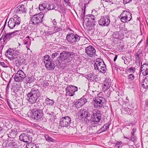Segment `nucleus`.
I'll list each match as a JSON object with an SVG mask.
<instances>
[{
	"label": "nucleus",
	"mask_w": 148,
	"mask_h": 148,
	"mask_svg": "<svg viewBox=\"0 0 148 148\" xmlns=\"http://www.w3.org/2000/svg\"><path fill=\"white\" fill-rule=\"evenodd\" d=\"M91 119L89 121V126L87 130V131L89 130L90 132H93V128L95 127L101 120V114L100 112L98 110L95 109L91 112Z\"/></svg>",
	"instance_id": "1"
},
{
	"label": "nucleus",
	"mask_w": 148,
	"mask_h": 148,
	"mask_svg": "<svg viewBox=\"0 0 148 148\" xmlns=\"http://www.w3.org/2000/svg\"><path fill=\"white\" fill-rule=\"evenodd\" d=\"M41 94V93L38 89H35L34 88L31 89L30 92L27 94V99L29 103L31 104L35 103L38 98Z\"/></svg>",
	"instance_id": "2"
},
{
	"label": "nucleus",
	"mask_w": 148,
	"mask_h": 148,
	"mask_svg": "<svg viewBox=\"0 0 148 148\" xmlns=\"http://www.w3.org/2000/svg\"><path fill=\"white\" fill-rule=\"evenodd\" d=\"M31 111L32 113L31 118L38 122L40 121L43 115L42 110L40 109L35 108L31 109Z\"/></svg>",
	"instance_id": "3"
},
{
	"label": "nucleus",
	"mask_w": 148,
	"mask_h": 148,
	"mask_svg": "<svg viewBox=\"0 0 148 148\" xmlns=\"http://www.w3.org/2000/svg\"><path fill=\"white\" fill-rule=\"evenodd\" d=\"M44 16V14L42 12H40L32 15L30 17V24H32L33 25H38L43 21Z\"/></svg>",
	"instance_id": "4"
},
{
	"label": "nucleus",
	"mask_w": 148,
	"mask_h": 148,
	"mask_svg": "<svg viewBox=\"0 0 148 148\" xmlns=\"http://www.w3.org/2000/svg\"><path fill=\"white\" fill-rule=\"evenodd\" d=\"M81 36L76 34L72 33H69L66 36V39L69 44L74 45L79 41Z\"/></svg>",
	"instance_id": "5"
},
{
	"label": "nucleus",
	"mask_w": 148,
	"mask_h": 148,
	"mask_svg": "<svg viewBox=\"0 0 148 148\" xmlns=\"http://www.w3.org/2000/svg\"><path fill=\"white\" fill-rule=\"evenodd\" d=\"M95 69L98 70L101 73H104L106 71V67L103 60L97 59L94 64Z\"/></svg>",
	"instance_id": "6"
},
{
	"label": "nucleus",
	"mask_w": 148,
	"mask_h": 148,
	"mask_svg": "<svg viewBox=\"0 0 148 148\" xmlns=\"http://www.w3.org/2000/svg\"><path fill=\"white\" fill-rule=\"evenodd\" d=\"M90 112L91 113L86 110H80L79 113L80 119L82 120V122L85 123H89L88 118L91 116V112Z\"/></svg>",
	"instance_id": "7"
},
{
	"label": "nucleus",
	"mask_w": 148,
	"mask_h": 148,
	"mask_svg": "<svg viewBox=\"0 0 148 148\" xmlns=\"http://www.w3.org/2000/svg\"><path fill=\"white\" fill-rule=\"evenodd\" d=\"M132 14L129 12L124 10L119 16V18L122 22L125 23L131 21L132 18Z\"/></svg>",
	"instance_id": "8"
},
{
	"label": "nucleus",
	"mask_w": 148,
	"mask_h": 148,
	"mask_svg": "<svg viewBox=\"0 0 148 148\" xmlns=\"http://www.w3.org/2000/svg\"><path fill=\"white\" fill-rule=\"evenodd\" d=\"M94 106L96 108L102 107L106 101L105 99L102 97L98 96L94 99Z\"/></svg>",
	"instance_id": "9"
},
{
	"label": "nucleus",
	"mask_w": 148,
	"mask_h": 148,
	"mask_svg": "<svg viewBox=\"0 0 148 148\" xmlns=\"http://www.w3.org/2000/svg\"><path fill=\"white\" fill-rule=\"evenodd\" d=\"M72 120L69 116H65L62 117L60 119V125L62 127H68L71 126Z\"/></svg>",
	"instance_id": "10"
},
{
	"label": "nucleus",
	"mask_w": 148,
	"mask_h": 148,
	"mask_svg": "<svg viewBox=\"0 0 148 148\" xmlns=\"http://www.w3.org/2000/svg\"><path fill=\"white\" fill-rule=\"evenodd\" d=\"M86 6L85 5L84 6V9L82 8V11H84L80 15V17L81 19H83V24H85L86 26H91L92 24L90 23H89V14L85 16V9Z\"/></svg>",
	"instance_id": "11"
},
{
	"label": "nucleus",
	"mask_w": 148,
	"mask_h": 148,
	"mask_svg": "<svg viewBox=\"0 0 148 148\" xmlns=\"http://www.w3.org/2000/svg\"><path fill=\"white\" fill-rule=\"evenodd\" d=\"M25 74L22 70H20L18 71L14 77L16 82H21L25 77Z\"/></svg>",
	"instance_id": "12"
},
{
	"label": "nucleus",
	"mask_w": 148,
	"mask_h": 148,
	"mask_svg": "<svg viewBox=\"0 0 148 148\" xmlns=\"http://www.w3.org/2000/svg\"><path fill=\"white\" fill-rule=\"evenodd\" d=\"M110 20L109 16H101L98 21L99 24L102 26H108L110 24Z\"/></svg>",
	"instance_id": "13"
},
{
	"label": "nucleus",
	"mask_w": 148,
	"mask_h": 148,
	"mask_svg": "<svg viewBox=\"0 0 148 148\" xmlns=\"http://www.w3.org/2000/svg\"><path fill=\"white\" fill-rule=\"evenodd\" d=\"M86 53L89 57H94L96 54V50L94 47L90 45L85 49Z\"/></svg>",
	"instance_id": "14"
},
{
	"label": "nucleus",
	"mask_w": 148,
	"mask_h": 148,
	"mask_svg": "<svg viewBox=\"0 0 148 148\" xmlns=\"http://www.w3.org/2000/svg\"><path fill=\"white\" fill-rule=\"evenodd\" d=\"M77 87L74 86L72 85H70L66 89V95L70 96H73L75 92L77 90Z\"/></svg>",
	"instance_id": "15"
},
{
	"label": "nucleus",
	"mask_w": 148,
	"mask_h": 148,
	"mask_svg": "<svg viewBox=\"0 0 148 148\" xmlns=\"http://www.w3.org/2000/svg\"><path fill=\"white\" fill-rule=\"evenodd\" d=\"M19 30H15L12 32L9 33L8 34H5L4 35V37L3 38V42L5 44H6L7 42L13 36L17 34L16 33L19 32Z\"/></svg>",
	"instance_id": "16"
},
{
	"label": "nucleus",
	"mask_w": 148,
	"mask_h": 148,
	"mask_svg": "<svg viewBox=\"0 0 148 148\" xmlns=\"http://www.w3.org/2000/svg\"><path fill=\"white\" fill-rule=\"evenodd\" d=\"M26 9L25 5H21L17 7L14 10V12L18 14H25L26 13Z\"/></svg>",
	"instance_id": "17"
},
{
	"label": "nucleus",
	"mask_w": 148,
	"mask_h": 148,
	"mask_svg": "<svg viewBox=\"0 0 148 148\" xmlns=\"http://www.w3.org/2000/svg\"><path fill=\"white\" fill-rule=\"evenodd\" d=\"M59 58L63 60L64 62L66 64L70 61V58L68 56L66 51H63L61 53Z\"/></svg>",
	"instance_id": "18"
},
{
	"label": "nucleus",
	"mask_w": 148,
	"mask_h": 148,
	"mask_svg": "<svg viewBox=\"0 0 148 148\" xmlns=\"http://www.w3.org/2000/svg\"><path fill=\"white\" fill-rule=\"evenodd\" d=\"M19 140L21 141L26 143L29 142L30 138V136L24 133L21 134L19 136Z\"/></svg>",
	"instance_id": "19"
},
{
	"label": "nucleus",
	"mask_w": 148,
	"mask_h": 148,
	"mask_svg": "<svg viewBox=\"0 0 148 148\" xmlns=\"http://www.w3.org/2000/svg\"><path fill=\"white\" fill-rule=\"evenodd\" d=\"M87 102V99L84 97H82L75 101V104L77 105L79 107H81L85 104Z\"/></svg>",
	"instance_id": "20"
},
{
	"label": "nucleus",
	"mask_w": 148,
	"mask_h": 148,
	"mask_svg": "<svg viewBox=\"0 0 148 148\" xmlns=\"http://www.w3.org/2000/svg\"><path fill=\"white\" fill-rule=\"evenodd\" d=\"M140 71L144 75L148 74V64L145 63L141 65L140 67Z\"/></svg>",
	"instance_id": "21"
},
{
	"label": "nucleus",
	"mask_w": 148,
	"mask_h": 148,
	"mask_svg": "<svg viewBox=\"0 0 148 148\" xmlns=\"http://www.w3.org/2000/svg\"><path fill=\"white\" fill-rule=\"evenodd\" d=\"M25 61L23 56H17V59L15 60V63L18 66L24 64Z\"/></svg>",
	"instance_id": "22"
},
{
	"label": "nucleus",
	"mask_w": 148,
	"mask_h": 148,
	"mask_svg": "<svg viewBox=\"0 0 148 148\" xmlns=\"http://www.w3.org/2000/svg\"><path fill=\"white\" fill-rule=\"evenodd\" d=\"M21 88L19 86L14 87L13 89V91L15 93L14 95L16 96L20 95L21 93Z\"/></svg>",
	"instance_id": "23"
},
{
	"label": "nucleus",
	"mask_w": 148,
	"mask_h": 148,
	"mask_svg": "<svg viewBox=\"0 0 148 148\" xmlns=\"http://www.w3.org/2000/svg\"><path fill=\"white\" fill-rule=\"evenodd\" d=\"M10 19H12V21H14V23L17 26L19 25L21 23L20 17L16 15H15L12 18H11Z\"/></svg>",
	"instance_id": "24"
},
{
	"label": "nucleus",
	"mask_w": 148,
	"mask_h": 148,
	"mask_svg": "<svg viewBox=\"0 0 148 148\" xmlns=\"http://www.w3.org/2000/svg\"><path fill=\"white\" fill-rule=\"evenodd\" d=\"M111 84V80L110 79H106L104 82L103 88L105 89V90H107L110 86Z\"/></svg>",
	"instance_id": "25"
},
{
	"label": "nucleus",
	"mask_w": 148,
	"mask_h": 148,
	"mask_svg": "<svg viewBox=\"0 0 148 148\" xmlns=\"http://www.w3.org/2000/svg\"><path fill=\"white\" fill-rule=\"evenodd\" d=\"M14 50L11 48L8 49L5 53V55L6 57H8L9 59H10V58L12 56V55L14 53Z\"/></svg>",
	"instance_id": "26"
},
{
	"label": "nucleus",
	"mask_w": 148,
	"mask_h": 148,
	"mask_svg": "<svg viewBox=\"0 0 148 148\" xmlns=\"http://www.w3.org/2000/svg\"><path fill=\"white\" fill-rule=\"evenodd\" d=\"M110 125L108 123H106L103 125L101 129L98 130V133H100L101 132H106L109 128Z\"/></svg>",
	"instance_id": "27"
},
{
	"label": "nucleus",
	"mask_w": 148,
	"mask_h": 148,
	"mask_svg": "<svg viewBox=\"0 0 148 148\" xmlns=\"http://www.w3.org/2000/svg\"><path fill=\"white\" fill-rule=\"evenodd\" d=\"M89 18H88L89 19V23L92 24L91 26H93L95 25V18L94 15L92 14H89Z\"/></svg>",
	"instance_id": "28"
},
{
	"label": "nucleus",
	"mask_w": 148,
	"mask_h": 148,
	"mask_svg": "<svg viewBox=\"0 0 148 148\" xmlns=\"http://www.w3.org/2000/svg\"><path fill=\"white\" fill-rule=\"evenodd\" d=\"M122 114H131L132 112V110L127 107L124 108L121 110Z\"/></svg>",
	"instance_id": "29"
},
{
	"label": "nucleus",
	"mask_w": 148,
	"mask_h": 148,
	"mask_svg": "<svg viewBox=\"0 0 148 148\" xmlns=\"http://www.w3.org/2000/svg\"><path fill=\"white\" fill-rule=\"evenodd\" d=\"M46 68L49 70H53L54 68V66L53 65L52 62H48L45 64Z\"/></svg>",
	"instance_id": "30"
},
{
	"label": "nucleus",
	"mask_w": 148,
	"mask_h": 148,
	"mask_svg": "<svg viewBox=\"0 0 148 148\" xmlns=\"http://www.w3.org/2000/svg\"><path fill=\"white\" fill-rule=\"evenodd\" d=\"M54 101L53 100L47 98L45 100V103L47 106H52L54 103Z\"/></svg>",
	"instance_id": "31"
},
{
	"label": "nucleus",
	"mask_w": 148,
	"mask_h": 148,
	"mask_svg": "<svg viewBox=\"0 0 148 148\" xmlns=\"http://www.w3.org/2000/svg\"><path fill=\"white\" fill-rule=\"evenodd\" d=\"M25 81L27 83H31L34 81V77L32 76H27L25 77Z\"/></svg>",
	"instance_id": "32"
},
{
	"label": "nucleus",
	"mask_w": 148,
	"mask_h": 148,
	"mask_svg": "<svg viewBox=\"0 0 148 148\" xmlns=\"http://www.w3.org/2000/svg\"><path fill=\"white\" fill-rule=\"evenodd\" d=\"M96 75L93 72L90 73L88 75V80L91 81H93L96 78Z\"/></svg>",
	"instance_id": "33"
},
{
	"label": "nucleus",
	"mask_w": 148,
	"mask_h": 148,
	"mask_svg": "<svg viewBox=\"0 0 148 148\" xmlns=\"http://www.w3.org/2000/svg\"><path fill=\"white\" fill-rule=\"evenodd\" d=\"M43 60L45 64L48 62H51V61L50 56L47 54L45 55L44 56Z\"/></svg>",
	"instance_id": "34"
},
{
	"label": "nucleus",
	"mask_w": 148,
	"mask_h": 148,
	"mask_svg": "<svg viewBox=\"0 0 148 148\" xmlns=\"http://www.w3.org/2000/svg\"><path fill=\"white\" fill-rule=\"evenodd\" d=\"M8 25L9 27L11 29L14 28L16 26H17L14 23V21H12V19H10L8 23Z\"/></svg>",
	"instance_id": "35"
},
{
	"label": "nucleus",
	"mask_w": 148,
	"mask_h": 148,
	"mask_svg": "<svg viewBox=\"0 0 148 148\" xmlns=\"http://www.w3.org/2000/svg\"><path fill=\"white\" fill-rule=\"evenodd\" d=\"M134 76L132 74H130L126 79V81L129 83H131V81L134 79Z\"/></svg>",
	"instance_id": "36"
},
{
	"label": "nucleus",
	"mask_w": 148,
	"mask_h": 148,
	"mask_svg": "<svg viewBox=\"0 0 148 148\" xmlns=\"http://www.w3.org/2000/svg\"><path fill=\"white\" fill-rule=\"evenodd\" d=\"M142 86L145 89L148 88V77H146L144 79L143 84Z\"/></svg>",
	"instance_id": "37"
},
{
	"label": "nucleus",
	"mask_w": 148,
	"mask_h": 148,
	"mask_svg": "<svg viewBox=\"0 0 148 148\" xmlns=\"http://www.w3.org/2000/svg\"><path fill=\"white\" fill-rule=\"evenodd\" d=\"M9 146L12 148H18V145L17 143L14 141L10 142L9 144Z\"/></svg>",
	"instance_id": "38"
},
{
	"label": "nucleus",
	"mask_w": 148,
	"mask_h": 148,
	"mask_svg": "<svg viewBox=\"0 0 148 148\" xmlns=\"http://www.w3.org/2000/svg\"><path fill=\"white\" fill-rule=\"evenodd\" d=\"M44 137L46 139V140L48 142H53L54 141V140L48 135H44Z\"/></svg>",
	"instance_id": "39"
},
{
	"label": "nucleus",
	"mask_w": 148,
	"mask_h": 148,
	"mask_svg": "<svg viewBox=\"0 0 148 148\" xmlns=\"http://www.w3.org/2000/svg\"><path fill=\"white\" fill-rule=\"evenodd\" d=\"M16 133V131L15 130H12L11 132H10L9 134H8V136L10 138H13L15 136Z\"/></svg>",
	"instance_id": "40"
},
{
	"label": "nucleus",
	"mask_w": 148,
	"mask_h": 148,
	"mask_svg": "<svg viewBox=\"0 0 148 148\" xmlns=\"http://www.w3.org/2000/svg\"><path fill=\"white\" fill-rule=\"evenodd\" d=\"M16 133V131L15 130H12L11 132H10L9 134H8V136L10 138H13L15 136Z\"/></svg>",
	"instance_id": "41"
},
{
	"label": "nucleus",
	"mask_w": 148,
	"mask_h": 148,
	"mask_svg": "<svg viewBox=\"0 0 148 148\" xmlns=\"http://www.w3.org/2000/svg\"><path fill=\"white\" fill-rule=\"evenodd\" d=\"M47 4L45 3L40 4L39 5V9L40 11H42L45 8L47 9Z\"/></svg>",
	"instance_id": "42"
},
{
	"label": "nucleus",
	"mask_w": 148,
	"mask_h": 148,
	"mask_svg": "<svg viewBox=\"0 0 148 148\" xmlns=\"http://www.w3.org/2000/svg\"><path fill=\"white\" fill-rule=\"evenodd\" d=\"M14 53L12 55V58H10V60H13V59H17V56H19L18 55L19 53V52L18 51H14Z\"/></svg>",
	"instance_id": "43"
},
{
	"label": "nucleus",
	"mask_w": 148,
	"mask_h": 148,
	"mask_svg": "<svg viewBox=\"0 0 148 148\" xmlns=\"http://www.w3.org/2000/svg\"><path fill=\"white\" fill-rule=\"evenodd\" d=\"M47 9L49 10H53L56 8L55 5L53 4H47Z\"/></svg>",
	"instance_id": "44"
},
{
	"label": "nucleus",
	"mask_w": 148,
	"mask_h": 148,
	"mask_svg": "<svg viewBox=\"0 0 148 148\" xmlns=\"http://www.w3.org/2000/svg\"><path fill=\"white\" fill-rule=\"evenodd\" d=\"M135 69L134 67H131L129 68L127 70V73L132 74L134 73L135 71Z\"/></svg>",
	"instance_id": "45"
},
{
	"label": "nucleus",
	"mask_w": 148,
	"mask_h": 148,
	"mask_svg": "<svg viewBox=\"0 0 148 148\" xmlns=\"http://www.w3.org/2000/svg\"><path fill=\"white\" fill-rule=\"evenodd\" d=\"M112 69L117 71L118 69H119L120 66L119 64H112Z\"/></svg>",
	"instance_id": "46"
},
{
	"label": "nucleus",
	"mask_w": 148,
	"mask_h": 148,
	"mask_svg": "<svg viewBox=\"0 0 148 148\" xmlns=\"http://www.w3.org/2000/svg\"><path fill=\"white\" fill-rule=\"evenodd\" d=\"M114 38L116 39H119L120 38V35L119 33L118 32H115L112 35Z\"/></svg>",
	"instance_id": "47"
},
{
	"label": "nucleus",
	"mask_w": 148,
	"mask_h": 148,
	"mask_svg": "<svg viewBox=\"0 0 148 148\" xmlns=\"http://www.w3.org/2000/svg\"><path fill=\"white\" fill-rule=\"evenodd\" d=\"M7 104L8 105L9 107L11 109H13L12 105H14L13 103L11 101H7Z\"/></svg>",
	"instance_id": "48"
},
{
	"label": "nucleus",
	"mask_w": 148,
	"mask_h": 148,
	"mask_svg": "<svg viewBox=\"0 0 148 148\" xmlns=\"http://www.w3.org/2000/svg\"><path fill=\"white\" fill-rule=\"evenodd\" d=\"M23 131L26 133L28 134H32L33 133V130H32L29 129H27L25 130H23Z\"/></svg>",
	"instance_id": "49"
},
{
	"label": "nucleus",
	"mask_w": 148,
	"mask_h": 148,
	"mask_svg": "<svg viewBox=\"0 0 148 148\" xmlns=\"http://www.w3.org/2000/svg\"><path fill=\"white\" fill-rule=\"evenodd\" d=\"M60 28L59 27L55 26L54 28V32H53V33L58 32L60 31Z\"/></svg>",
	"instance_id": "50"
},
{
	"label": "nucleus",
	"mask_w": 148,
	"mask_h": 148,
	"mask_svg": "<svg viewBox=\"0 0 148 148\" xmlns=\"http://www.w3.org/2000/svg\"><path fill=\"white\" fill-rule=\"evenodd\" d=\"M66 53L69 58H72V57H71V56H75V53L73 52H66Z\"/></svg>",
	"instance_id": "51"
},
{
	"label": "nucleus",
	"mask_w": 148,
	"mask_h": 148,
	"mask_svg": "<svg viewBox=\"0 0 148 148\" xmlns=\"http://www.w3.org/2000/svg\"><path fill=\"white\" fill-rule=\"evenodd\" d=\"M38 147L34 144H31L29 147L27 146L26 147V148H38Z\"/></svg>",
	"instance_id": "52"
},
{
	"label": "nucleus",
	"mask_w": 148,
	"mask_h": 148,
	"mask_svg": "<svg viewBox=\"0 0 148 148\" xmlns=\"http://www.w3.org/2000/svg\"><path fill=\"white\" fill-rule=\"evenodd\" d=\"M132 136L131 138V140L134 141L136 139V137L134 136V133H132Z\"/></svg>",
	"instance_id": "53"
},
{
	"label": "nucleus",
	"mask_w": 148,
	"mask_h": 148,
	"mask_svg": "<svg viewBox=\"0 0 148 148\" xmlns=\"http://www.w3.org/2000/svg\"><path fill=\"white\" fill-rule=\"evenodd\" d=\"M122 143L121 141H118L116 145L115 146L116 148H119L120 145H122Z\"/></svg>",
	"instance_id": "54"
},
{
	"label": "nucleus",
	"mask_w": 148,
	"mask_h": 148,
	"mask_svg": "<svg viewBox=\"0 0 148 148\" xmlns=\"http://www.w3.org/2000/svg\"><path fill=\"white\" fill-rule=\"evenodd\" d=\"M59 54L57 53H55L52 54V58H54L59 55Z\"/></svg>",
	"instance_id": "55"
},
{
	"label": "nucleus",
	"mask_w": 148,
	"mask_h": 148,
	"mask_svg": "<svg viewBox=\"0 0 148 148\" xmlns=\"http://www.w3.org/2000/svg\"><path fill=\"white\" fill-rule=\"evenodd\" d=\"M139 55H138V54H136V62H139V60L140 58L139 57Z\"/></svg>",
	"instance_id": "56"
},
{
	"label": "nucleus",
	"mask_w": 148,
	"mask_h": 148,
	"mask_svg": "<svg viewBox=\"0 0 148 148\" xmlns=\"http://www.w3.org/2000/svg\"><path fill=\"white\" fill-rule=\"evenodd\" d=\"M119 96L118 95L115 97V99L114 100V101H117L119 99Z\"/></svg>",
	"instance_id": "57"
},
{
	"label": "nucleus",
	"mask_w": 148,
	"mask_h": 148,
	"mask_svg": "<svg viewBox=\"0 0 148 148\" xmlns=\"http://www.w3.org/2000/svg\"><path fill=\"white\" fill-rule=\"evenodd\" d=\"M122 59L124 60V63L127 64L128 63V61H127V59H126V58L125 57L123 56L122 57Z\"/></svg>",
	"instance_id": "58"
},
{
	"label": "nucleus",
	"mask_w": 148,
	"mask_h": 148,
	"mask_svg": "<svg viewBox=\"0 0 148 148\" xmlns=\"http://www.w3.org/2000/svg\"><path fill=\"white\" fill-rule=\"evenodd\" d=\"M132 0H123V3L125 4H127L131 2Z\"/></svg>",
	"instance_id": "59"
},
{
	"label": "nucleus",
	"mask_w": 148,
	"mask_h": 148,
	"mask_svg": "<svg viewBox=\"0 0 148 148\" xmlns=\"http://www.w3.org/2000/svg\"><path fill=\"white\" fill-rule=\"evenodd\" d=\"M0 64L3 67H7V66L5 65V64L3 62H0Z\"/></svg>",
	"instance_id": "60"
},
{
	"label": "nucleus",
	"mask_w": 148,
	"mask_h": 148,
	"mask_svg": "<svg viewBox=\"0 0 148 148\" xmlns=\"http://www.w3.org/2000/svg\"><path fill=\"white\" fill-rule=\"evenodd\" d=\"M24 45H27L28 44H29V45H30V44L29 43V41L27 40H25L24 41Z\"/></svg>",
	"instance_id": "61"
},
{
	"label": "nucleus",
	"mask_w": 148,
	"mask_h": 148,
	"mask_svg": "<svg viewBox=\"0 0 148 148\" xmlns=\"http://www.w3.org/2000/svg\"><path fill=\"white\" fill-rule=\"evenodd\" d=\"M142 53V50L141 49H139L137 52L136 53V54H138V55H140Z\"/></svg>",
	"instance_id": "62"
},
{
	"label": "nucleus",
	"mask_w": 148,
	"mask_h": 148,
	"mask_svg": "<svg viewBox=\"0 0 148 148\" xmlns=\"http://www.w3.org/2000/svg\"><path fill=\"white\" fill-rule=\"evenodd\" d=\"M4 46L3 45L0 44V51H2Z\"/></svg>",
	"instance_id": "63"
},
{
	"label": "nucleus",
	"mask_w": 148,
	"mask_h": 148,
	"mask_svg": "<svg viewBox=\"0 0 148 148\" xmlns=\"http://www.w3.org/2000/svg\"><path fill=\"white\" fill-rule=\"evenodd\" d=\"M47 114H49V115H53V112L51 111H50L49 110L48 113H47Z\"/></svg>",
	"instance_id": "64"
}]
</instances>
